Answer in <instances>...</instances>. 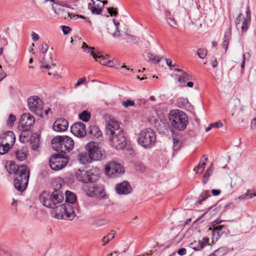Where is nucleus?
I'll return each instance as SVG.
<instances>
[{
    "label": "nucleus",
    "mask_w": 256,
    "mask_h": 256,
    "mask_svg": "<svg viewBox=\"0 0 256 256\" xmlns=\"http://www.w3.org/2000/svg\"><path fill=\"white\" fill-rule=\"evenodd\" d=\"M110 145L116 150H122L127 144V141L123 132L108 137Z\"/></svg>",
    "instance_id": "1a4fd4ad"
},
{
    "label": "nucleus",
    "mask_w": 256,
    "mask_h": 256,
    "mask_svg": "<svg viewBox=\"0 0 256 256\" xmlns=\"http://www.w3.org/2000/svg\"><path fill=\"white\" fill-rule=\"evenodd\" d=\"M52 145L55 150L66 154L73 149L74 142L67 136H56L52 139Z\"/></svg>",
    "instance_id": "f03ea898"
},
{
    "label": "nucleus",
    "mask_w": 256,
    "mask_h": 256,
    "mask_svg": "<svg viewBox=\"0 0 256 256\" xmlns=\"http://www.w3.org/2000/svg\"><path fill=\"white\" fill-rule=\"evenodd\" d=\"M48 49V46L46 44H42L40 48V52L42 53L46 52Z\"/></svg>",
    "instance_id": "bf43d9fd"
},
{
    "label": "nucleus",
    "mask_w": 256,
    "mask_h": 256,
    "mask_svg": "<svg viewBox=\"0 0 256 256\" xmlns=\"http://www.w3.org/2000/svg\"><path fill=\"white\" fill-rule=\"evenodd\" d=\"M210 196V194L208 191L206 190L202 192L200 197L202 199L198 200L196 204H200L203 200H204L208 196Z\"/></svg>",
    "instance_id": "a19ab883"
},
{
    "label": "nucleus",
    "mask_w": 256,
    "mask_h": 256,
    "mask_svg": "<svg viewBox=\"0 0 256 256\" xmlns=\"http://www.w3.org/2000/svg\"><path fill=\"white\" fill-rule=\"evenodd\" d=\"M94 132H96V134L95 135V136H96L97 138L100 136L102 134L101 132L99 130L98 127L94 126L92 128V134Z\"/></svg>",
    "instance_id": "6e6d98bb"
},
{
    "label": "nucleus",
    "mask_w": 256,
    "mask_h": 256,
    "mask_svg": "<svg viewBox=\"0 0 256 256\" xmlns=\"http://www.w3.org/2000/svg\"><path fill=\"white\" fill-rule=\"evenodd\" d=\"M251 128L252 130L256 129V117L252 119L251 122Z\"/></svg>",
    "instance_id": "774afa93"
},
{
    "label": "nucleus",
    "mask_w": 256,
    "mask_h": 256,
    "mask_svg": "<svg viewBox=\"0 0 256 256\" xmlns=\"http://www.w3.org/2000/svg\"><path fill=\"white\" fill-rule=\"evenodd\" d=\"M85 148L92 160H101L104 157V152L96 142H90L86 146Z\"/></svg>",
    "instance_id": "0eeeda50"
},
{
    "label": "nucleus",
    "mask_w": 256,
    "mask_h": 256,
    "mask_svg": "<svg viewBox=\"0 0 256 256\" xmlns=\"http://www.w3.org/2000/svg\"><path fill=\"white\" fill-rule=\"evenodd\" d=\"M221 222L220 220H216L212 222V226H213L212 236L213 240H218L220 236L224 234L222 228H224L223 226H216Z\"/></svg>",
    "instance_id": "aec40b11"
},
{
    "label": "nucleus",
    "mask_w": 256,
    "mask_h": 256,
    "mask_svg": "<svg viewBox=\"0 0 256 256\" xmlns=\"http://www.w3.org/2000/svg\"><path fill=\"white\" fill-rule=\"evenodd\" d=\"M205 166V162L201 160L200 164L196 168H194V170L195 171L196 173L202 172L204 170Z\"/></svg>",
    "instance_id": "473e14b6"
},
{
    "label": "nucleus",
    "mask_w": 256,
    "mask_h": 256,
    "mask_svg": "<svg viewBox=\"0 0 256 256\" xmlns=\"http://www.w3.org/2000/svg\"><path fill=\"white\" fill-rule=\"evenodd\" d=\"M134 102L132 100H128L126 101L122 102V105L127 108L128 106H134Z\"/></svg>",
    "instance_id": "09e8293b"
},
{
    "label": "nucleus",
    "mask_w": 256,
    "mask_h": 256,
    "mask_svg": "<svg viewBox=\"0 0 256 256\" xmlns=\"http://www.w3.org/2000/svg\"><path fill=\"white\" fill-rule=\"evenodd\" d=\"M226 252V249L224 248H219L215 250L212 255L214 256H222Z\"/></svg>",
    "instance_id": "4c0bfd02"
},
{
    "label": "nucleus",
    "mask_w": 256,
    "mask_h": 256,
    "mask_svg": "<svg viewBox=\"0 0 256 256\" xmlns=\"http://www.w3.org/2000/svg\"><path fill=\"white\" fill-rule=\"evenodd\" d=\"M68 126V122L66 120L58 118L54 122L52 128L55 131L64 132L67 130Z\"/></svg>",
    "instance_id": "412c9836"
},
{
    "label": "nucleus",
    "mask_w": 256,
    "mask_h": 256,
    "mask_svg": "<svg viewBox=\"0 0 256 256\" xmlns=\"http://www.w3.org/2000/svg\"><path fill=\"white\" fill-rule=\"evenodd\" d=\"M30 144L34 150H37L40 145V138L38 136L34 137L32 140Z\"/></svg>",
    "instance_id": "2f4dec72"
},
{
    "label": "nucleus",
    "mask_w": 256,
    "mask_h": 256,
    "mask_svg": "<svg viewBox=\"0 0 256 256\" xmlns=\"http://www.w3.org/2000/svg\"><path fill=\"white\" fill-rule=\"evenodd\" d=\"M246 114V110L245 106H242L239 108H235L233 109L232 116L242 118Z\"/></svg>",
    "instance_id": "bb28decb"
},
{
    "label": "nucleus",
    "mask_w": 256,
    "mask_h": 256,
    "mask_svg": "<svg viewBox=\"0 0 256 256\" xmlns=\"http://www.w3.org/2000/svg\"><path fill=\"white\" fill-rule=\"evenodd\" d=\"M169 119L172 127L179 130L185 129L188 123L186 114L178 110H172L169 114Z\"/></svg>",
    "instance_id": "7ed1b4c3"
},
{
    "label": "nucleus",
    "mask_w": 256,
    "mask_h": 256,
    "mask_svg": "<svg viewBox=\"0 0 256 256\" xmlns=\"http://www.w3.org/2000/svg\"><path fill=\"white\" fill-rule=\"evenodd\" d=\"M115 190L118 194H128L132 192V188L128 182L124 181L118 184Z\"/></svg>",
    "instance_id": "6ab92c4d"
},
{
    "label": "nucleus",
    "mask_w": 256,
    "mask_h": 256,
    "mask_svg": "<svg viewBox=\"0 0 256 256\" xmlns=\"http://www.w3.org/2000/svg\"><path fill=\"white\" fill-rule=\"evenodd\" d=\"M70 131L78 137H84L86 134V125L82 122H77L72 124Z\"/></svg>",
    "instance_id": "dca6fc26"
},
{
    "label": "nucleus",
    "mask_w": 256,
    "mask_h": 256,
    "mask_svg": "<svg viewBox=\"0 0 256 256\" xmlns=\"http://www.w3.org/2000/svg\"><path fill=\"white\" fill-rule=\"evenodd\" d=\"M108 11L111 16H116L118 14V11L116 8H108Z\"/></svg>",
    "instance_id": "603ef678"
},
{
    "label": "nucleus",
    "mask_w": 256,
    "mask_h": 256,
    "mask_svg": "<svg viewBox=\"0 0 256 256\" xmlns=\"http://www.w3.org/2000/svg\"><path fill=\"white\" fill-rule=\"evenodd\" d=\"M79 118L80 120L84 122H88L90 118V114L87 110H84L82 113L80 114Z\"/></svg>",
    "instance_id": "c756f323"
},
{
    "label": "nucleus",
    "mask_w": 256,
    "mask_h": 256,
    "mask_svg": "<svg viewBox=\"0 0 256 256\" xmlns=\"http://www.w3.org/2000/svg\"><path fill=\"white\" fill-rule=\"evenodd\" d=\"M135 168L137 171L143 172L146 170L145 166L141 163H137L135 164Z\"/></svg>",
    "instance_id": "de8ad7c7"
},
{
    "label": "nucleus",
    "mask_w": 256,
    "mask_h": 256,
    "mask_svg": "<svg viewBox=\"0 0 256 256\" xmlns=\"http://www.w3.org/2000/svg\"><path fill=\"white\" fill-rule=\"evenodd\" d=\"M156 136L151 128H144L138 134V142L145 148H150L155 144Z\"/></svg>",
    "instance_id": "20e7f679"
},
{
    "label": "nucleus",
    "mask_w": 256,
    "mask_h": 256,
    "mask_svg": "<svg viewBox=\"0 0 256 256\" xmlns=\"http://www.w3.org/2000/svg\"><path fill=\"white\" fill-rule=\"evenodd\" d=\"M86 80V78L85 77H82L78 80L77 82L75 84V87L76 88L81 84H82Z\"/></svg>",
    "instance_id": "680f3d73"
},
{
    "label": "nucleus",
    "mask_w": 256,
    "mask_h": 256,
    "mask_svg": "<svg viewBox=\"0 0 256 256\" xmlns=\"http://www.w3.org/2000/svg\"><path fill=\"white\" fill-rule=\"evenodd\" d=\"M177 103L180 107H182L186 106L188 103V101L186 98H180L178 99Z\"/></svg>",
    "instance_id": "58836bf2"
},
{
    "label": "nucleus",
    "mask_w": 256,
    "mask_h": 256,
    "mask_svg": "<svg viewBox=\"0 0 256 256\" xmlns=\"http://www.w3.org/2000/svg\"><path fill=\"white\" fill-rule=\"evenodd\" d=\"M11 147L8 145H3L0 143V154H4L8 152Z\"/></svg>",
    "instance_id": "ea45409f"
},
{
    "label": "nucleus",
    "mask_w": 256,
    "mask_h": 256,
    "mask_svg": "<svg viewBox=\"0 0 256 256\" xmlns=\"http://www.w3.org/2000/svg\"><path fill=\"white\" fill-rule=\"evenodd\" d=\"M210 62H211L212 66L213 68H214L216 67V66L218 65V63H217L216 58L215 56H213L211 60H210Z\"/></svg>",
    "instance_id": "e2e57ef3"
},
{
    "label": "nucleus",
    "mask_w": 256,
    "mask_h": 256,
    "mask_svg": "<svg viewBox=\"0 0 256 256\" xmlns=\"http://www.w3.org/2000/svg\"><path fill=\"white\" fill-rule=\"evenodd\" d=\"M0 140L2 144L8 145L12 147L14 146L16 140L15 134L12 131H8L2 135Z\"/></svg>",
    "instance_id": "f3484780"
},
{
    "label": "nucleus",
    "mask_w": 256,
    "mask_h": 256,
    "mask_svg": "<svg viewBox=\"0 0 256 256\" xmlns=\"http://www.w3.org/2000/svg\"><path fill=\"white\" fill-rule=\"evenodd\" d=\"M198 55L200 58H204L207 55V50L204 48H199L198 50Z\"/></svg>",
    "instance_id": "37998d69"
},
{
    "label": "nucleus",
    "mask_w": 256,
    "mask_h": 256,
    "mask_svg": "<svg viewBox=\"0 0 256 256\" xmlns=\"http://www.w3.org/2000/svg\"><path fill=\"white\" fill-rule=\"evenodd\" d=\"M28 105L32 112L39 117H42L43 102L38 96L30 97L28 100Z\"/></svg>",
    "instance_id": "6e6552de"
},
{
    "label": "nucleus",
    "mask_w": 256,
    "mask_h": 256,
    "mask_svg": "<svg viewBox=\"0 0 256 256\" xmlns=\"http://www.w3.org/2000/svg\"><path fill=\"white\" fill-rule=\"evenodd\" d=\"M246 16L243 14H240L236 20V24L238 30H241L242 32L246 31L250 20V12L248 6L246 11Z\"/></svg>",
    "instance_id": "f8f14e48"
},
{
    "label": "nucleus",
    "mask_w": 256,
    "mask_h": 256,
    "mask_svg": "<svg viewBox=\"0 0 256 256\" xmlns=\"http://www.w3.org/2000/svg\"><path fill=\"white\" fill-rule=\"evenodd\" d=\"M165 60L166 61V64L170 67V68L175 66L174 64H172V60H171L165 58Z\"/></svg>",
    "instance_id": "338daca9"
},
{
    "label": "nucleus",
    "mask_w": 256,
    "mask_h": 256,
    "mask_svg": "<svg viewBox=\"0 0 256 256\" xmlns=\"http://www.w3.org/2000/svg\"><path fill=\"white\" fill-rule=\"evenodd\" d=\"M66 158L61 156L59 154H55L51 156L49 159V164L50 168L54 170H58L64 168L68 164Z\"/></svg>",
    "instance_id": "9b49d317"
},
{
    "label": "nucleus",
    "mask_w": 256,
    "mask_h": 256,
    "mask_svg": "<svg viewBox=\"0 0 256 256\" xmlns=\"http://www.w3.org/2000/svg\"><path fill=\"white\" fill-rule=\"evenodd\" d=\"M20 135L19 140L22 143H26L30 140V138L28 135L27 134V131H23Z\"/></svg>",
    "instance_id": "7c9ffc66"
},
{
    "label": "nucleus",
    "mask_w": 256,
    "mask_h": 256,
    "mask_svg": "<svg viewBox=\"0 0 256 256\" xmlns=\"http://www.w3.org/2000/svg\"><path fill=\"white\" fill-rule=\"evenodd\" d=\"M16 120V116L12 114H10L9 116L8 120V125L9 126H11L13 124L14 122Z\"/></svg>",
    "instance_id": "3c124183"
},
{
    "label": "nucleus",
    "mask_w": 256,
    "mask_h": 256,
    "mask_svg": "<svg viewBox=\"0 0 256 256\" xmlns=\"http://www.w3.org/2000/svg\"><path fill=\"white\" fill-rule=\"evenodd\" d=\"M212 164H211L210 167L206 170V173L204 174V178L202 180V182L204 184H206V183L207 181L208 180L212 172L210 171V168L212 167Z\"/></svg>",
    "instance_id": "c9c22d12"
},
{
    "label": "nucleus",
    "mask_w": 256,
    "mask_h": 256,
    "mask_svg": "<svg viewBox=\"0 0 256 256\" xmlns=\"http://www.w3.org/2000/svg\"><path fill=\"white\" fill-rule=\"evenodd\" d=\"M126 38H124V39L126 40V42L128 43H134L136 42V36L131 35L130 34H128V33H126Z\"/></svg>",
    "instance_id": "e433bc0d"
},
{
    "label": "nucleus",
    "mask_w": 256,
    "mask_h": 256,
    "mask_svg": "<svg viewBox=\"0 0 256 256\" xmlns=\"http://www.w3.org/2000/svg\"><path fill=\"white\" fill-rule=\"evenodd\" d=\"M229 40L228 38L224 39L222 43V48L226 51L228 48Z\"/></svg>",
    "instance_id": "052dcab7"
},
{
    "label": "nucleus",
    "mask_w": 256,
    "mask_h": 256,
    "mask_svg": "<svg viewBox=\"0 0 256 256\" xmlns=\"http://www.w3.org/2000/svg\"><path fill=\"white\" fill-rule=\"evenodd\" d=\"M246 56H248V57L250 58V53L249 52H247V53L244 54L242 55L243 60H242V64H241V68L242 69L244 68V64H245V61H246Z\"/></svg>",
    "instance_id": "4d7b16f0"
},
{
    "label": "nucleus",
    "mask_w": 256,
    "mask_h": 256,
    "mask_svg": "<svg viewBox=\"0 0 256 256\" xmlns=\"http://www.w3.org/2000/svg\"><path fill=\"white\" fill-rule=\"evenodd\" d=\"M116 231L112 230L110 233H108L106 236H104L102 240H112L114 238L116 235Z\"/></svg>",
    "instance_id": "49530a36"
},
{
    "label": "nucleus",
    "mask_w": 256,
    "mask_h": 256,
    "mask_svg": "<svg viewBox=\"0 0 256 256\" xmlns=\"http://www.w3.org/2000/svg\"><path fill=\"white\" fill-rule=\"evenodd\" d=\"M51 196H52L54 205H55L54 209L57 210L58 209V207L61 206V204L64 200L63 192L58 190H55L52 192Z\"/></svg>",
    "instance_id": "a211bd4d"
},
{
    "label": "nucleus",
    "mask_w": 256,
    "mask_h": 256,
    "mask_svg": "<svg viewBox=\"0 0 256 256\" xmlns=\"http://www.w3.org/2000/svg\"><path fill=\"white\" fill-rule=\"evenodd\" d=\"M82 48L86 52H90L91 54V52L95 51L94 48V47H89L88 45L84 42L82 43Z\"/></svg>",
    "instance_id": "c03bdc74"
},
{
    "label": "nucleus",
    "mask_w": 256,
    "mask_h": 256,
    "mask_svg": "<svg viewBox=\"0 0 256 256\" xmlns=\"http://www.w3.org/2000/svg\"><path fill=\"white\" fill-rule=\"evenodd\" d=\"M32 40L34 42L38 40L40 38L39 36L34 32H32Z\"/></svg>",
    "instance_id": "69168bd1"
},
{
    "label": "nucleus",
    "mask_w": 256,
    "mask_h": 256,
    "mask_svg": "<svg viewBox=\"0 0 256 256\" xmlns=\"http://www.w3.org/2000/svg\"><path fill=\"white\" fill-rule=\"evenodd\" d=\"M148 57L149 60L152 61L154 62H159L160 60L162 58L156 55H154L152 53H148Z\"/></svg>",
    "instance_id": "72a5a7b5"
},
{
    "label": "nucleus",
    "mask_w": 256,
    "mask_h": 256,
    "mask_svg": "<svg viewBox=\"0 0 256 256\" xmlns=\"http://www.w3.org/2000/svg\"><path fill=\"white\" fill-rule=\"evenodd\" d=\"M122 132L119 123L113 119L110 120L106 126L105 132L108 137L112 136V135L120 134Z\"/></svg>",
    "instance_id": "4468645a"
},
{
    "label": "nucleus",
    "mask_w": 256,
    "mask_h": 256,
    "mask_svg": "<svg viewBox=\"0 0 256 256\" xmlns=\"http://www.w3.org/2000/svg\"><path fill=\"white\" fill-rule=\"evenodd\" d=\"M186 250L184 248H180L178 250V254L180 256H184L186 254Z\"/></svg>",
    "instance_id": "0e129e2a"
},
{
    "label": "nucleus",
    "mask_w": 256,
    "mask_h": 256,
    "mask_svg": "<svg viewBox=\"0 0 256 256\" xmlns=\"http://www.w3.org/2000/svg\"><path fill=\"white\" fill-rule=\"evenodd\" d=\"M108 30H110L109 32L112 34V36L114 38H118L120 39V38L122 36V34H121L120 30H114V32H113L112 30L110 29H108Z\"/></svg>",
    "instance_id": "79ce46f5"
},
{
    "label": "nucleus",
    "mask_w": 256,
    "mask_h": 256,
    "mask_svg": "<svg viewBox=\"0 0 256 256\" xmlns=\"http://www.w3.org/2000/svg\"><path fill=\"white\" fill-rule=\"evenodd\" d=\"M256 196V192L252 190H248L246 194V198H252Z\"/></svg>",
    "instance_id": "8fccbe9b"
},
{
    "label": "nucleus",
    "mask_w": 256,
    "mask_h": 256,
    "mask_svg": "<svg viewBox=\"0 0 256 256\" xmlns=\"http://www.w3.org/2000/svg\"><path fill=\"white\" fill-rule=\"evenodd\" d=\"M28 148L26 146H22L20 148L15 151V155L16 158L20 161L25 160L28 156Z\"/></svg>",
    "instance_id": "b1692460"
},
{
    "label": "nucleus",
    "mask_w": 256,
    "mask_h": 256,
    "mask_svg": "<svg viewBox=\"0 0 256 256\" xmlns=\"http://www.w3.org/2000/svg\"><path fill=\"white\" fill-rule=\"evenodd\" d=\"M90 10L93 14H100L102 11V10L101 8H96V7H92Z\"/></svg>",
    "instance_id": "864d4df0"
},
{
    "label": "nucleus",
    "mask_w": 256,
    "mask_h": 256,
    "mask_svg": "<svg viewBox=\"0 0 256 256\" xmlns=\"http://www.w3.org/2000/svg\"><path fill=\"white\" fill-rule=\"evenodd\" d=\"M167 23L172 27L176 28L178 24L173 16L169 17L166 19Z\"/></svg>",
    "instance_id": "f704fd0d"
},
{
    "label": "nucleus",
    "mask_w": 256,
    "mask_h": 256,
    "mask_svg": "<svg viewBox=\"0 0 256 256\" xmlns=\"http://www.w3.org/2000/svg\"><path fill=\"white\" fill-rule=\"evenodd\" d=\"M5 168L10 174L14 175V183L15 188L24 192L27 188L30 177V170L26 165L18 166L14 162H8Z\"/></svg>",
    "instance_id": "f257e3e1"
},
{
    "label": "nucleus",
    "mask_w": 256,
    "mask_h": 256,
    "mask_svg": "<svg viewBox=\"0 0 256 256\" xmlns=\"http://www.w3.org/2000/svg\"><path fill=\"white\" fill-rule=\"evenodd\" d=\"M52 192L48 190L42 191L39 196V199L40 202L46 207L54 208L55 205H54L52 200Z\"/></svg>",
    "instance_id": "2eb2a0df"
},
{
    "label": "nucleus",
    "mask_w": 256,
    "mask_h": 256,
    "mask_svg": "<svg viewBox=\"0 0 256 256\" xmlns=\"http://www.w3.org/2000/svg\"><path fill=\"white\" fill-rule=\"evenodd\" d=\"M62 30L64 34H67L70 33L71 28L68 26H62Z\"/></svg>",
    "instance_id": "13d9d810"
},
{
    "label": "nucleus",
    "mask_w": 256,
    "mask_h": 256,
    "mask_svg": "<svg viewBox=\"0 0 256 256\" xmlns=\"http://www.w3.org/2000/svg\"><path fill=\"white\" fill-rule=\"evenodd\" d=\"M175 70H176L180 73V74L176 75V76H178V80L180 82V86H186V82L192 79V76H191L187 74L186 72H184L182 70L176 69Z\"/></svg>",
    "instance_id": "4be33fe9"
},
{
    "label": "nucleus",
    "mask_w": 256,
    "mask_h": 256,
    "mask_svg": "<svg viewBox=\"0 0 256 256\" xmlns=\"http://www.w3.org/2000/svg\"><path fill=\"white\" fill-rule=\"evenodd\" d=\"M77 158L78 160L83 164H88L92 161L88 153V154L86 152L80 153Z\"/></svg>",
    "instance_id": "a878e982"
},
{
    "label": "nucleus",
    "mask_w": 256,
    "mask_h": 256,
    "mask_svg": "<svg viewBox=\"0 0 256 256\" xmlns=\"http://www.w3.org/2000/svg\"><path fill=\"white\" fill-rule=\"evenodd\" d=\"M76 179L83 183H93L99 178L98 170L96 168L90 169L88 171L78 170L76 172Z\"/></svg>",
    "instance_id": "39448f33"
},
{
    "label": "nucleus",
    "mask_w": 256,
    "mask_h": 256,
    "mask_svg": "<svg viewBox=\"0 0 256 256\" xmlns=\"http://www.w3.org/2000/svg\"><path fill=\"white\" fill-rule=\"evenodd\" d=\"M174 150H178L180 148V140L176 138L173 137Z\"/></svg>",
    "instance_id": "a18cd8bd"
},
{
    "label": "nucleus",
    "mask_w": 256,
    "mask_h": 256,
    "mask_svg": "<svg viewBox=\"0 0 256 256\" xmlns=\"http://www.w3.org/2000/svg\"><path fill=\"white\" fill-rule=\"evenodd\" d=\"M210 126H212V128L215 127L216 128H220L223 126V124L219 120L214 123H211Z\"/></svg>",
    "instance_id": "5fc2aeb1"
},
{
    "label": "nucleus",
    "mask_w": 256,
    "mask_h": 256,
    "mask_svg": "<svg viewBox=\"0 0 256 256\" xmlns=\"http://www.w3.org/2000/svg\"><path fill=\"white\" fill-rule=\"evenodd\" d=\"M34 122L35 119L32 114L28 113L24 114L20 118L18 127L23 131H28Z\"/></svg>",
    "instance_id": "ddd939ff"
},
{
    "label": "nucleus",
    "mask_w": 256,
    "mask_h": 256,
    "mask_svg": "<svg viewBox=\"0 0 256 256\" xmlns=\"http://www.w3.org/2000/svg\"><path fill=\"white\" fill-rule=\"evenodd\" d=\"M76 200V195L70 191L66 192V204H72Z\"/></svg>",
    "instance_id": "c85d7f7f"
},
{
    "label": "nucleus",
    "mask_w": 256,
    "mask_h": 256,
    "mask_svg": "<svg viewBox=\"0 0 256 256\" xmlns=\"http://www.w3.org/2000/svg\"><path fill=\"white\" fill-rule=\"evenodd\" d=\"M91 55L95 59L96 61L99 62L102 65L106 66L109 59V56L106 55L104 56L100 54V52L98 51H92Z\"/></svg>",
    "instance_id": "5701e85b"
},
{
    "label": "nucleus",
    "mask_w": 256,
    "mask_h": 256,
    "mask_svg": "<svg viewBox=\"0 0 256 256\" xmlns=\"http://www.w3.org/2000/svg\"><path fill=\"white\" fill-rule=\"evenodd\" d=\"M58 209L54 210L55 218L58 219L72 220L76 216L74 208L72 204H62Z\"/></svg>",
    "instance_id": "423d86ee"
},
{
    "label": "nucleus",
    "mask_w": 256,
    "mask_h": 256,
    "mask_svg": "<svg viewBox=\"0 0 256 256\" xmlns=\"http://www.w3.org/2000/svg\"><path fill=\"white\" fill-rule=\"evenodd\" d=\"M209 241H193L189 244V246L195 250H199L206 246L210 245Z\"/></svg>",
    "instance_id": "393cba45"
},
{
    "label": "nucleus",
    "mask_w": 256,
    "mask_h": 256,
    "mask_svg": "<svg viewBox=\"0 0 256 256\" xmlns=\"http://www.w3.org/2000/svg\"><path fill=\"white\" fill-rule=\"evenodd\" d=\"M86 194L90 196H94L100 193V188H97L92 184V186H90L88 190H86Z\"/></svg>",
    "instance_id": "cd10ccee"
},
{
    "label": "nucleus",
    "mask_w": 256,
    "mask_h": 256,
    "mask_svg": "<svg viewBox=\"0 0 256 256\" xmlns=\"http://www.w3.org/2000/svg\"><path fill=\"white\" fill-rule=\"evenodd\" d=\"M105 172L110 177L115 178L124 174V170L120 164L111 162L106 166Z\"/></svg>",
    "instance_id": "9d476101"
}]
</instances>
